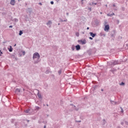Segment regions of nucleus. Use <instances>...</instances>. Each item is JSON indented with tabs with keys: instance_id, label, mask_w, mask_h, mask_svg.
Instances as JSON below:
<instances>
[{
	"instance_id": "obj_1",
	"label": "nucleus",
	"mask_w": 128,
	"mask_h": 128,
	"mask_svg": "<svg viewBox=\"0 0 128 128\" xmlns=\"http://www.w3.org/2000/svg\"><path fill=\"white\" fill-rule=\"evenodd\" d=\"M40 54L38 52H36L33 54V60H34V58H38L36 60H34V64H38L40 62Z\"/></svg>"
},
{
	"instance_id": "obj_2",
	"label": "nucleus",
	"mask_w": 128,
	"mask_h": 128,
	"mask_svg": "<svg viewBox=\"0 0 128 128\" xmlns=\"http://www.w3.org/2000/svg\"><path fill=\"white\" fill-rule=\"evenodd\" d=\"M108 30H110V26L108 24L105 25L104 30L105 32L108 31Z\"/></svg>"
},
{
	"instance_id": "obj_3",
	"label": "nucleus",
	"mask_w": 128,
	"mask_h": 128,
	"mask_svg": "<svg viewBox=\"0 0 128 128\" xmlns=\"http://www.w3.org/2000/svg\"><path fill=\"white\" fill-rule=\"evenodd\" d=\"M113 66H116V64H118V61L116 60H112Z\"/></svg>"
},
{
	"instance_id": "obj_4",
	"label": "nucleus",
	"mask_w": 128,
	"mask_h": 128,
	"mask_svg": "<svg viewBox=\"0 0 128 128\" xmlns=\"http://www.w3.org/2000/svg\"><path fill=\"white\" fill-rule=\"evenodd\" d=\"M90 36L92 37V38H94V36H96V33H94L92 32H90Z\"/></svg>"
},
{
	"instance_id": "obj_5",
	"label": "nucleus",
	"mask_w": 128,
	"mask_h": 128,
	"mask_svg": "<svg viewBox=\"0 0 128 128\" xmlns=\"http://www.w3.org/2000/svg\"><path fill=\"white\" fill-rule=\"evenodd\" d=\"M76 48V50H80V44H78L75 46Z\"/></svg>"
},
{
	"instance_id": "obj_6",
	"label": "nucleus",
	"mask_w": 128,
	"mask_h": 128,
	"mask_svg": "<svg viewBox=\"0 0 128 128\" xmlns=\"http://www.w3.org/2000/svg\"><path fill=\"white\" fill-rule=\"evenodd\" d=\"M15 4H16V0H10V4L12 6H14Z\"/></svg>"
},
{
	"instance_id": "obj_7",
	"label": "nucleus",
	"mask_w": 128,
	"mask_h": 128,
	"mask_svg": "<svg viewBox=\"0 0 128 128\" xmlns=\"http://www.w3.org/2000/svg\"><path fill=\"white\" fill-rule=\"evenodd\" d=\"M80 42L82 43V44H86V40H80Z\"/></svg>"
},
{
	"instance_id": "obj_8",
	"label": "nucleus",
	"mask_w": 128,
	"mask_h": 128,
	"mask_svg": "<svg viewBox=\"0 0 128 128\" xmlns=\"http://www.w3.org/2000/svg\"><path fill=\"white\" fill-rule=\"evenodd\" d=\"M52 21L48 20V22L46 23V25L49 26V28H50V26H52Z\"/></svg>"
},
{
	"instance_id": "obj_9",
	"label": "nucleus",
	"mask_w": 128,
	"mask_h": 128,
	"mask_svg": "<svg viewBox=\"0 0 128 128\" xmlns=\"http://www.w3.org/2000/svg\"><path fill=\"white\" fill-rule=\"evenodd\" d=\"M110 72H112V74H114V72H116V69L113 68L112 70H110Z\"/></svg>"
},
{
	"instance_id": "obj_10",
	"label": "nucleus",
	"mask_w": 128,
	"mask_h": 128,
	"mask_svg": "<svg viewBox=\"0 0 128 128\" xmlns=\"http://www.w3.org/2000/svg\"><path fill=\"white\" fill-rule=\"evenodd\" d=\"M100 36H106V34H104V32H101L100 34Z\"/></svg>"
},
{
	"instance_id": "obj_11",
	"label": "nucleus",
	"mask_w": 128,
	"mask_h": 128,
	"mask_svg": "<svg viewBox=\"0 0 128 128\" xmlns=\"http://www.w3.org/2000/svg\"><path fill=\"white\" fill-rule=\"evenodd\" d=\"M108 66H113L112 60L108 62Z\"/></svg>"
},
{
	"instance_id": "obj_12",
	"label": "nucleus",
	"mask_w": 128,
	"mask_h": 128,
	"mask_svg": "<svg viewBox=\"0 0 128 128\" xmlns=\"http://www.w3.org/2000/svg\"><path fill=\"white\" fill-rule=\"evenodd\" d=\"M8 50L10 52H12L14 49L12 48V46H10V48H8Z\"/></svg>"
},
{
	"instance_id": "obj_13",
	"label": "nucleus",
	"mask_w": 128,
	"mask_h": 128,
	"mask_svg": "<svg viewBox=\"0 0 128 128\" xmlns=\"http://www.w3.org/2000/svg\"><path fill=\"white\" fill-rule=\"evenodd\" d=\"M15 92H20V90L19 88H16L15 90Z\"/></svg>"
},
{
	"instance_id": "obj_14",
	"label": "nucleus",
	"mask_w": 128,
	"mask_h": 128,
	"mask_svg": "<svg viewBox=\"0 0 128 128\" xmlns=\"http://www.w3.org/2000/svg\"><path fill=\"white\" fill-rule=\"evenodd\" d=\"M110 102L111 104H114H114H118V102H114L112 100H110Z\"/></svg>"
},
{
	"instance_id": "obj_15",
	"label": "nucleus",
	"mask_w": 128,
	"mask_h": 128,
	"mask_svg": "<svg viewBox=\"0 0 128 128\" xmlns=\"http://www.w3.org/2000/svg\"><path fill=\"white\" fill-rule=\"evenodd\" d=\"M30 109H28L25 110V112L26 114H28V113L30 114Z\"/></svg>"
},
{
	"instance_id": "obj_16",
	"label": "nucleus",
	"mask_w": 128,
	"mask_h": 128,
	"mask_svg": "<svg viewBox=\"0 0 128 128\" xmlns=\"http://www.w3.org/2000/svg\"><path fill=\"white\" fill-rule=\"evenodd\" d=\"M106 120H103V121L102 122V126H104L106 124Z\"/></svg>"
},
{
	"instance_id": "obj_17",
	"label": "nucleus",
	"mask_w": 128,
	"mask_h": 128,
	"mask_svg": "<svg viewBox=\"0 0 128 128\" xmlns=\"http://www.w3.org/2000/svg\"><path fill=\"white\" fill-rule=\"evenodd\" d=\"M13 22H18V20L16 18H15L12 20Z\"/></svg>"
},
{
	"instance_id": "obj_18",
	"label": "nucleus",
	"mask_w": 128,
	"mask_h": 128,
	"mask_svg": "<svg viewBox=\"0 0 128 128\" xmlns=\"http://www.w3.org/2000/svg\"><path fill=\"white\" fill-rule=\"evenodd\" d=\"M60 22H68V20L67 19H64V20L60 19Z\"/></svg>"
},
{
	"instance_id": "obj_19",
	"label": "nucleus",
	"mask_w": 128,
	"mask_h": 128,
	"mask_svg": "<svg viewBox=\"0 0 128 128\" xmlns=\"http://www.w3.org/2000/svg\"><path fill=\"white\" fill-rule=\"evenodd\" d=\"M35 108L36 110H38L40 109V107H38V106H36Z\"/></svg>"
},
{
	"instance_id": "obj_20",
	"label": "nucleus",
	"mask_w": 128,
	"mask_h": 128,
	"mask_svg": "<svg viewBox=\"0 0 128 128\" xmlns=\"http://www.w3.org/2000/svg\"><path fill=\"white\" fill-rule=\"evenodd\" d=\"M38 98H42V95L40 94V93L38 92Z\"/></svg>"
},
{
	"instance_id": "obj_21",
	"label": "nucleus",
	"mask_w": 128,
	"mask_h": 128,
	"mask_svg": "<svg viewBox=\"0 0 128 128\" xmlns=\"http://www.w3.org/2000/svg\"><path fill=\"white\" fill-rule=\"evenodd\" d=\"M114 22H116L117 24H120V20H116Z\"/></svg>"
},
{
	"instance_id": "obj_22",
	"label": "nucleus",
	"mask_w": 128,
	"mask_h": 128,
	"mask_svg": "<svg viewBox=\"0 0 128 128\" xmlns=\"http://www.w3.org/2000/svg\"><path fill=\"white\" fill-rule=\"evenodd\" d=\"M95 24H100V21L99 20H95Z\"/></svg>"
},
{
	"instance_id": "obj_23",
	"label": "nucleus",
	"mask_w": 128,
	"mask_h": 128,
	"mask_svg": "<svg viewBox=\"0 0 128 128\" xmlns=\"http://www.w3.org/2000/svg\"><path fill=\"white\" fill-rule=\"evenodd\" d=\"M45 74H50V70L48 69L46 72Z\"/></svg>"
},
{
	"instance_id": "obj_24",
	"label": "nucleus",
	"mask_w": 128,
	"mask_h": 128,
	"mask_svg": "<svg viewBox=\"0 0 128 128\" xmlns=\"http://www.w3.org/2000/svg\"><path fill=\"white\" fill-rule=\"evenodd\" d=\"M22 34H24V32H22V30H20L19 32V36H22Z\"/></svg>"
},
{
	"instance_id": "obj_25",
	"label": "nucleus",
	"mask_w": 128,
	"mask_h": 128,
	"mask_svg": "<svg viewBox=\"0 0 128 128\" xmlns=\"http://www.w3.org/2000/svg\"><path fill=\"white\" fill-rule=\"evenodd\" d=\"M76 36H80V33H78V32H76Z\"/></svg>"
},
{
	"instance_id": "obj_26",
	"label": "nucleus",
	"mask_w": 128,
	"mask_h": 128,
	"mask_svg": "<svg viewBox=\"0 0 128 128\" xmlns=\"http://www.w3.org/2000/svg\"><path fill=\"white\" fill-rule=\"evenodd\" d=\"M98 85H95L93 86L94 90H96V88H98Z\"/></svg>"
},
{
	"instance_id": "obj_27",
	"label": "nucleus",
	"mask_w": 128,
	"mask_h": 128,
	"mask_svg": "<svg viewBox=\"0 0 128 128\" xmlns=\"http://www.w3.org/2000/svg\"><path fill=\"white\" fill-rule=\"evenodd\" d=\"M58 74H62V69L58 71Z\"/></svg>"
},
{
	"instance_id": "obj_28",
	"label": "nucleus",
	"mask_w": 128,
	"mask_h": 128,
	"mask_svg": "<svg viewBox=\"0 0 128 128\" xmlns=\"http://www.w3.org/2000/svg\"><path fill=\"white\" fill-rule=\"evenodd\" d=\"M71 48L72 50H74V46L72 45Z\"/></svg>"
},
{
	"instance_id": "obj_29",
	"label": "nucleus",
	"mask_w": 128,
	"mask_h": 128,
	"mask_svg": "<svg viewBox=\"0 0 128 128\" xmlns=\"http://www.w3.org/2000/svg\"><path fill=\"white\" fill-rule=\"evenodd\" d=\"M120 110H121V112L122 114L124 112V109L120 107Z\"/></svg>"
},
{
	"instance_id": "obj_30",
	"label": "nucleus",
	"mask_w": 128,
	"mask_h": 128,
	"mask_svg": "<svg viewBox=\"0 0 128 128\" xmlns=\"http://www.w3.org/2000/svg\"><path fill=\"white\" fill-rule=\"evenodd\" d=\"M120 86H124V82H122L121 84H120Z\"/></svg>"
},
{
	"instance_id": "obj_31",
	"label": "nucleus",
	"mask_w": 128,
	"mask_h": 128,
	"mask_svg": "<svg viewBox=\"0 0 128 128\" xmlns=\"http://www.w3.org/2000/svg\"><path fill=\"white\" fill-rule=\"evenodd\" d=\"M22 54H23V56H25L26 55V52H24V51H22Z\"/></svg>"
},
{
	"instance_id": "obj_32",
	"label": "nucleus",
	"mask_w": 128,
	"mask_h": 128,
	"mask_svg": "<svg viewBox=\"0 0 128 128\" xmlns=\"http://www.w3.org/2000/svg\"><path fill=\"white\" fill-rule=\"evenodd\" d=\"M124 122H120V124H122V126H124Z\"/></svg>"
},
{
	"instance_id": "obj_33",
	"label": "nucleus",
	"mask_w": 128,
	"mask_h": 128,
	"mask_svg": "<svg viewBox=\"0 0 128 128\" xmlns=\"http://www.w3.org/2000/svg\"><path fill=\"white\" fill-rule=\"evenodd\" d=\"M2 52L0 50V56H2Z\"/></svg>"
},
{
	"instance_id": "obj_34",
	"label": "nucleus",
	"mask_w": 128,
	"mask_h": 128,
	"mask_svg": "<svg viewBox=\"0 0 128 128\" xmlns=\"http://www.w3.org/2000/svg\"><path fill=\"white\" fill-rule=\"evenodd\" d=\"M125 124H126L128 126V121H125Z\"/></svg>"
},
{
	"instance_id": "obj_35",
	"label": "nucleus",
	"mask_w": 128,
	"mask_h": 128,
	"mask_svg": "<svg viewBox=\"0 0 128 128\" xmlns=\"http://www.w3.org/2000/svg\"><path fill=\"white\" fill-rule=\"evenodd\" d=\"M76 122H81V120H76Z\"/></svg>"
},
{
	"instance_id": "obj_36",
	"label": "nucleus",
	"mask_w": 128,
	"mask_h": 128,
	"mask_svg": "<svg viewBox=\"0 0 128 128\" xmlns=\"http://www.w3.org/2000/svg\"><path fill=\"white\" fill-rule=\"evenodd\" d=\"M89 38H90V40H94V38H92V37H90Z\"/></svg>"
},
{
	"instance_id": "obj_37",
	"label": "nucleus",
	"mask_w": 128,
	"mask_h": 128,
	"mask_svg": "<svg viewBox=\"0 0 128 128\" xmlns=\"http://www.w3.org/2000/svg\"><path fill=\"white\" fill-rule=\"evenodd\" d=\"M114 13H112V14H108V16H114Z\"/></svg>"
},
{
	"instance_id": "obj_38",
	"label": "nucleus",
	"mask_w": 128,
	"mask_h": 128,
	"mask_svg": "<svg viewBox=\"0 0 128 128\" xmlns=\"http://www.w3.org/2000/svg\"><path fill=\"white\" fill-rule=\"evenodd\" d=\"M50 4H54V2L52 1V2H50Z\"/></svg>"
},
{
	"instance_id": "obj_39",
	"label": "nucleus",
	"mask_w": 128,
	"mask_h": 128,
	"mask_svg": "<svg viewBox=\"0 0 128 128\" xmlns=\"http://www.w3.org/2000/svg\"><path fill=\"white\" fill-rule=\"evenodd\" d=\"M9 28H12V26H9Z\"/></svg>"
},
{
	"instance_id": "obj_40",
	"label": "nucleus",
	"mask_w": 128,
	"mask_h": 128,
	"mask_svg": "<svg viewBox=\"0 0 128 128\" xmlns=\"http://www.w3.org/2000/svg\"><path fill=\"white\" fill-rule=\"evenodd\" d=\"M39 4H40V6H42V3H40V2L39 3Z\"/></svg>"
},
{
	"instance_id": "obj_41",
	"label": "nucleus",
	"mask_w": 128,
	"mask_h": 128,
	"mask_svg": "<svg viewBox=\"0 0 128 128\" xmlns=\"http://www.w3.org/2000/svg\"><path fill=\"white\" fill-rule=\"evenodd\" d=\"M112 36L113 37V36H114V34H112Z\"/></svg>"
},
{
	"instance_id": "obj_42",
	"label": "nucleus",
	"mask_w": 128,
	"mask_h": 128,
	"mask_svg": "<svg viewBox=\"0 0 128 128\" xmlns=\"http://www.w3.org/2000/svg\"><path fill=\"white\" fill-rule=\"evenodd\" d=\"M101 92H104V89L102 88L101 89Z\"/></svg>"
},
{
	"instance_id": "obj_43",
	"label": "nucleus",
	"mask_w": 128,
	"mask_h": 128,
	"mask_svg": "<svg viewBox=\"0 0 128 128\" xmlns=\"http://www.w3.org/2000/svg\"><path fill=\"white\" fill-rule=\"evenodd\" d=\"M44 128H46V125L44 126Z\"/></svg>"
},
{
	"instance_id": "obj_44",
	"label": "nucleus",
	"mask_w": 128,
	"mask_h": 128,
	"mask_svg": "<svg viewBox=\"0 0 128 128\" xmlns=\"http://www.w3.org/2000/svg\"><path fill=\"white\" fill-rule=\"evenodd\" d=\"M117 128H120V126H117Z\"/></svg>"
},
{
	"instance_id": "obj_45",
	"label": "nucleus",
	"mask_w": 128,
	"mask_h": 128,
	"mask_svg": "<svg viewBox=\"0 0 128 128\" xmlns=\"http://www.w3.org/2000/svg\"><path fill=\"white\" fill-rule=\"evenodd\" d=\"M89 10H90H90H92V8H89Z\"/></svg>"
},
{
	"instance_id": "obj_46",
	"label": "nucleus",
	"mask_w": 128,
	"mask_h": 128,
	"mask_svg": "<svg viewBox=\"0 0 128 128\" xmlns=\"http://www.w3.org/2000/svg\"><path fill=\"white\" fill-rule=\"evenodd\" d=\"M87 30H90V28L88 27Z\"/></svg>"
},
{
	"instance_id": "obj_47",
	"label": "nucleus",
	"mask_w": 128,
	"mask_h": 128,
	"mask_svg": "<svg viewBox=\"0 0 128 128\" xmlns=\"http://www.w3.org/2000/svg\"><path fill=\"white\" fill-rule=\"evenodd\" d=\"M16 46V44H14V46Z\"/></svg>"
},
{
	"instance_id": "obj_48",
	"label": "nucleus",
	"mask_w": 128,
	"mask_h": 128,
	"mask_svg": "<svg viewBox=\"0 0 128 128\" xmlns=\"http://www.w3.org/2000/svg\"><path fill=\"white\" fill-rule=\"evenodd\" d=\"M60 24L58 23V26H60Z\"/></svg>"
},
{
	"instance_id": "obj_49",
	"label": "nucleus",
	"mask_w": 128,
	"mask_h": 128,
	"mask_svg": "<svg viewBox=\"0 0 128 128\" xmlns=\"http://www.w3.org/2000/svg\"><path fill=\"white\" fill-rule=\"evenodd\" d=\"M46 106H48V104H46Z\"/></svg>"
},
{
	"instance_id": "obj_50",
	"label": "nucleus",
	"mask_w": 128,
	"mask_h": 128,
	"mask_svg": "<svg viewBox=\"0 0 128 128\" xmlns=\"http://www.w3.org/2000/svg\"><path fill=\"white\" fill-rule=\"evenodd\" d=\"M78 110V109H76V110Z\"/></svg>"
},
{
	"instance_id": "obj_51",
	"label": "nucleus",
	"mask_w": 128,
	"mask_h": 128,
	"mask_svg": "<svg viewBox=\"0 0 128 128\" xmlns=\"http://www.w3.org/2000/svg\"><path fill=\"white\" fill-rule=\"evenodd\" d=\"M82 2H84V0H82Z\"/></svg>"
},
{
	"instance_id": "obj_52",
	"label": "nucleus",
	"mask_w": 128,
	"mask_h": 128,
	"mask_svg": "<svg viewBox=\"0 0 128 128\" xmlns=\"http://www.w3.org/2000/svg\"><path fill=\"white\" fill-rule=\"evenodd\" d=\"M23 90H24V88H23Z\"/></svg>"
},
{
	"instance_id": "obj_53",
	"label": "nucleus",
	"mask_w": 128,
	"mask_h": 128,
	"mask_svg": "<svg viewBox=\"0 0 128 128\" xmlns=\"http://www.w3.org/2000/svg\"><path fill=\"white\" fill-rule=\"evenodd\" d=\"M74 107L76 108V106H74Z\"/></svg>"
},
{
	"instance_id": "obj_54",
	"label": "nucleus",
	"mask_w": 128,
	"mask_h": 128,
	"mask_svg": "<svg viewBox=\"0 0 128 128\" xmlns=\"http://www.w3.org/2000/svg\"><path fill=\"white\" fill-rule=\"evenodd\" d=\"M95 4H96V3Z\"/></svg>"
},
{
	"instance_id": "obj_55",
	"label": "nucleus",
	"mask_w": 128,
	"mask_h": 128,
	"mask_svg": "<svg viewBox=\"0 0 128 128\" xmlns=\"http://www.w3.org/2000/svg\"><path fill=\"white\" fill-rule=\"evenodd\" d=\"M119 26H120V25Z\"/></svg>"
}]
</instances>
